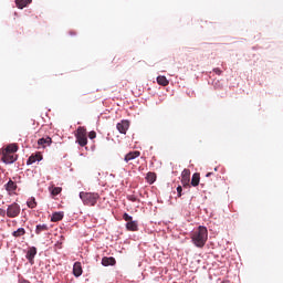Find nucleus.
<instances>
[{
  "instance_id": "39448f33",
  "label": "nucleus",
  "mask_w": 283,
  "mask_h": 283,
  "mask_svg": "<svg viewBox=\"0 0 283 283\" xmlns=\"http://www.w3.org/2000/svg\"><path fill=\"white\" fill-rule=\"evenodd\" d=\"M189 182H191V170L184 169L181 172L182 187H185V188L189 187Z\"/></svg>"
},
{
  "instance_id": "a211bd4d",
  "label": "nucleus",
  "mask_w": 283,
  "mask_h": 283,
  "mask_svg": "<svg viewBox=\"0 0 283 283\" xmlns=\"http://www.w3.org/2000/svg\"><path fill=\"white\" fill-rule=\"evenodd\" d=\"M157 83L158 85H161L163 87H167L169 85V80L165 75L157 76Z\"/></svg>"
},
{
  "instance_id": "5701e85b",
  "label": "nucleus",
  "mask_w": 283,
  "mask_h": 283,
  "mask_svg": "<svg viewBox=\"0 0 283 283\" xmlns=\"http://www.w3.org/2000/svg\"><path fill=\"white\" fill-rule=\"evenodd\" d=\"M25 234L24 228H19L18 230L12 232L13 238H22Z\"/></svg>"
},
{
  "instance_id": "6ab92c4d",
  "label": "nucleus",
  "mask_w": 283,
  "mask_h": 283,
  "mask_svg": "<svg viewBox=\"0 0 283 283\" xmlns=\"http://www.w3.org/2000/svg\"><path fill=\"white\" fill-rule=\"evenodd\" d=\"M198 185H200V174L199 172H195L192 175V178H191V186L192 187H198Z\"/></svg>"
},
{
  "instance_id": "6e6552de",
  "label": "nucleus",
  "mask_w": 283,
  "mask_h": 283,
  "mask_svg": "<svg viewBox=\"0 0 283 283\" xmlns=\"http://www.w3.org/2000/svg\"><path fill=\"white\" fill-rule=\"evenodd\" d=\"M38 145L39 147H42V149H45V147H50V145H52V137L46 136V137H42L38 140Z\"/></svg>"
},
{
  "instance_id": "2f4dec72",
  "label": "nucleus",
  "mask_w": 283,
  "mask_h": 283,
  "mask_svg": "<svg viewBox=\"0 0 283 283\" xmlns=\"http://www.w3.org/2000/svg\"><path fill=\"white\" fill-rule=\"evenodd\" d=\"M211 174H212V172H208V174L206 175V177L209 178V177L211 176Z\"/></svg>"
},
{
  "instance_id": "1a4fd4ad",
  "label": "nucleus",
  "mask_w": 283,
  "mask_h": 283,
  "mask_svg": "<svg viewBox=\"0 0 283 283\" xmlns=\"http://www.w3.org/2000/svg\"><path fill=\"white\" fill-rule=\"evenodd\" d=\"M43 160V155L41 153H36L35 155H31L27 160V165H34L36 161Z\"/></svg>"
},
{
  "instance_id": "a878e982",
  "label": "nucleus",
  "mask_w": 283,
  "mask_h": 283,
  "mask_svg": "<svg viewBox=\"0 0 283 283\" xmlns=\"http://www.w3.org/2000/svg\"><path fill=\"white\" fill-rule=\"evenodd\" d=\"M123 219L125 220V222H132L134 220V218L128 213H124Z\"/></svg>"
},
{
  "instance_id": "393cba45",
  "label": "nucleus",
  "mask_w": 283,
  "mask_h": 283,
  "mask_svg": "<svg viewBox=\"0 0 283 283\" xmlns=\"http://www.w3.org/2000/svg\"><path fill=\"white\" fill-rule=\"evenodd\" d=\"M29 209H35L36 208V199L31 198L28 202H27Z\"/></svg>"
},
{
  "instance_id": "c756f323",
  "label": "nucleus",
  "mask_w": 283,
  "mask_h": 283,
  "mask_svg": "<svg viewBox=\"0 0 283 283\" xmlns=\"http://www.w3.org/2000/svg\"><path fill=\"white\" fill-rule=\"evenodd\" d=\"M213 72H214V74H218V76H220V74H222V70H220V69H213Z\"/></svg>"
},
{
  "instance_id": "20e7f679",
  "label": "nucleus",
  "mask_w": 283,
  "mask_h": 283,
  "mask_svg": "<svg viewBox=\"0 0 283 283\" xmlns=\"http://www.w3.org/2000/svg\"><path fill=\"white\" fill-rule=\"evenodd\" d=\"M20 213H21V206H19V203L13 202L8 206L7 208L8 218H19Z\"/></svg>"
},
{
  "instance_id": "cd10ccee",
  "label": "nucleus",
  "mask_w": 283,
  "mask_h": 283,
  "mask_svg": "<svg viewBox=\"0 0 283 283\" xmlns=\"http://www.w3.org/2000/svg\"><path fill=\"white\" fill-rule=\"evenodd\" d=\"M177 195H178V198L182 197V186L177 187Z\"/></svg>"
},
{
  "instance_id": "412c9836",
  "label": "nucleus",
  "mask_w": 283,
  "mask_h": 283,
  "mask_svg": "<svg viewBox=\"0 0 283 283\" xmlns=\"http://www.w3.org/2000/svg\"><path fill=\"white\" fill-rule=\"evenodd\" d=\"M148 185H154L156 182V172H148L146 176Z\"/></svg>"
},
{
  "instance_id": "ddd939ff",
  "label": "nucleus",
  "mask_w": 283,
  "mask_h": 283,
  "mask_svg": "<svg viewBox=\"0 0 283 283\" xmlns=\"http://www.w3.org/2000/svg\"><path fill=\"white\" fill-rule=\"evenodd\" d=\"M4 189L6 191H8L9 193H14V191H17V182L12 181V179H10L6 185H4Z\"/></svg>"
},
{
  "instance_id": "9d476101",
  "label": "nucleus",
  "mask_w": 283,
  "mask_h": 283,
  "mask_svg": "<svg viewBox=\"0 0 283 283\" xmlns=\"http://www.w3.org/2000/svg\"><path fill=\"white\" fill-rule=\"evenodd\" d=\"M73 275L75 277H81L83 275V266L81 265V262H75L73 265Z\"/></svg>"
},
{
  "instance_id": "4468645a",
  "label": "nucleus",
  "mask_w": 283,
  "mask_h": 283,
  "mask_svg": "<svg viewBox=\"0 0 283 283\" xmlns=\"http://www.w3.org/2000/svg\"><path fill=\"white\" fill-rule=\"evenodd\" d=\"M102 264L103 266H114V264H116V259H114V256H104L102 259Z\"/></svg>"
},
{
  "instance_id": "bb28decb",
  "label": "nucleus",
  "mask_w": 283,
  "mask_h": 283,
  "mask_svg": "<svg viewBox=\"0 0 283 283\" xmlns=\"http://www.w3.org/2000/svg\"><path fill=\"white\" fill-rule=\"evenodd\" d=\"M88 138H90L91 140H94V138H96V132H94V130L90 132V133H88Z\"/></svg>"
},
{
  "instance_id": "dca6fc26",
  "label": "nucleus",
  "mask_w": 283,
  "mask_h": 283,
  "mask_svg": "<svg viewBox=\"0 0 283 283\" xmlns=\"http://www.w3.org/2000/svg\"><path fill=\"white\" fill-rule=\"evenodd\" d=\"M32 3V0H15V6L19 10H23V8H28Z\"/></svg>"
},
{
  "instance_id": "f3484780",
  "label": "nucleus",
  "mask_w": 283,
  "mask_h": 283,
  "mask_svg": "<svg viewBox=\"0 0 283 283\" xmlns=\"http://www.w3.org/2000/svg\"><path fill=\"white\" fill-rule=\"evenodd\" d=\"M127 231H138V221H128L126 223Z\"/></svg>"
},
{
  "instance_id": "f03ea898",
  "label": "nucleus",
  "mask_w": 283,
  "mask_h": 283,
  "mask_svg": "<svg viewBox=\"0 0 283 283\" xmlns=\"http://www.w3.org/2000/svg\"><path fill=\"white\" fill-rule=\"evenodd\" d=\"M80 198L83 202V205H86V207H96V203L98 202V199L101 198V195L98 192H80Z\"/></svg>"
},
{
  "instance_id": "7c9ffc66",
  "label": "nucleus",
  "mask_w": 283,
  "mask_h": 283,
  "mask_svg": "<svg viewBox=\"0 0 283 283\" xmlns=\"http://www.w3.org/2000/svg\"><path fill=\"white\" fill-rule=\"evenodd\" d=\"M128 200H130L132 202H136V197H129Z\"/></svg>"
},
{
  "instance_id": "f257e3e1",
  "label": "nucleus",
  "mask_w": 283,
  "mask_h": 283,
  "mask_svg": "<svg viewBox=\"0 0 283 283\" xmlns=\"http://www.w3.org/2000/svg\"><path fill=\"white\" fill-rule=\"evenodd\" d=\"M191 240L198 249H202V247L207 244V240H209V231L207 230V227L199 226L198 229L192 232Z\"/></svg>"
},
{
  "instance_id": "b1692460",
  "label": "nucleus",
  "mask_w": 283,
  "mask_h": 283,
  "mask_svg": "<svg viewBox=\"0 0 283 283\" xmlns=\"http://www.w3.org/2000/svg\"><path fill=\"white\" fill-rule=\"evenodd\" d=\"M50 191L53 196H59V193H61V191H63V188L61 187H52L50 188Z\"/></svg>"
},
{
  "instance_id": "7ed1b4c3",
  "label": "nucleus",
  "mask_w": 283,
  "mask_h": 283,
  "mask_svg": "<svg viewBox=\"0 0 283 283\" xmlns=\"http://www.w3.org/2000/svg\"><path fill=\"white\" fill-rule=\"evenodd\" d=\"M75 138L80 147H85V145H87V129L80 126L76 130Z\"/></svg>"
},
{
  "instance_id": "473e14b6",
  "label": "nucleus",
  "mask_w": 283,
  "mask_h": 283,
  "mask_svg": "<svg viewBox=\"0 0 283 283\" xmlns=\"http://www.w3.org/2000/svg\"><path fill=\"white\" fill-rule=\"evenodd\" d=\"M214 171H218V167L214 168Z\"/></svg>"
},
{
  "instance_id": "9b49d317",
  "label": "nucleus",
  "mask_w": 283,
  "mask_h": 283,
  "mask_svg": "<svg viewBox=\"0 0 283 283\" xmlns=\"http://www.w3.org/2000/svg\"><path fill=\"white\" fill-rule=\"evenodd\" d=\"M36 255V249L31 247L27 252V260H29L30 264H34V258Z\"/></svg>"
},
{
  "instance_id": "0eeeda50",
  "label": "nucleus",
  "mask_w": 283,
  "mask_h": 283,
  "mask_svg": "<svg viewBox=\"0 0 283 283\" xmlns=\"http://www.w3.org/2000/svg\"><path fill=\"white\" fill-rule=\"evenodd\" d=\"M18 158L19 156L17 154L2 153V160L7 165H12V163H17Z\"/></svg>"
},
{
  "instance_id": "4be33fe9",
  "label": "nucleus",
  "mask_w": 283,
  "mask_h": 283,
  "mask_svg": "<svg viewBox=\"0 0 283 283\" xmlns=\"http://www.w3.org/2000/svg\"><path fill=\"white\" fill-rule=\"evenodd\" d=\"M48 224H38L35 228L36 235H41L44 231H48Z\"/></svg>"
},
{
  "instance_id": "f8f14e48",
  "label": "nucleus",
  "mask_w": 283,
  "mask_h": 283,
  "mask_svg": "<svg viewBox=\"0 0 283 283\" xmlns=\"http://www.w3.org/2000/svg\"><path fill=\"white\" fill-rule=\"evenodd\" d=\"M139 156H140V151L134 150V151L126 154L124 160H125V163H129V160H136V158H138Z\"/></svg>"
},
{
  "instance_id": "aec40b11",
  "label": "nucleus",
  "mask_w": 283,
  "mask_h": 283,
  "mask_svg": "<svg viewBox=\"0 0 283 283\" xmlns=\"http://www.w3.org/2000/svg\"><path fill=\"white\" fill-rule=\"evenodd\" d=\"M63 220V212H54L51 217V222H61Z\"/></svg>"
},
{
  "instance_id": "c85d7f7f",
  "label": "nucleus",
  "mask_w": 283,
  "mask_h": 283,
  "mask_svg": "<svg viewBox=\"0 0 283 283\" xmlns=\"http://www.w3.org/2000/svg\"><path fill=\"white\" fill-rule=\"evenodd\" d=\"M0 216L1 218H6V216H8V210L0 208Z\"/></svg>"
},
{
  "instance_id": "2eb2a0df",
  "label": "nucleus",
  "mask_w": 283,
  "mask_h": 283,
  "mask_svg": "<svg viewBox=\"0 0 283 283\" xmlns=\"http://www.w3.org/2000/svg\"><path fill=\"white\" fill-rule=\"evenodd\" d=\"M17 151H19V146L17 144H10L2 154H17Z\"/></svg>"
},
{
  "instance_id": "423d86ee",
  "label": "nucleus",
  "mask_w": 283,
  "mask_h": 283,
  "mask_svg": "<svg viewBox=\"0 0 283 283\" xmlns=\"http://www.w3.org/2000/svg\"><path fill=\"white\" fill-rule=\"evenodd\" d=\"M116 129L119 132V134H127V130L129 129V120H120L119 123H117Z\"/></svg>"
}]
</instances>
